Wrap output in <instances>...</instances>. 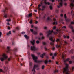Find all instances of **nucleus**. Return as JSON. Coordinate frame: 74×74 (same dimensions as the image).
Returning <instances> with one entry per match:
<instances>
[{
    "label": "nucleus",
    "instance_id": "obj_7",
    "mask_svg": "<svg viewBox=\"0 0 74 74\" xmlns=\"http://www.w3.org/2000/svg\"><path fill=\"white\" fill-rule=\"evenodd\" d=\"M38 65H34L32 69V71L34 72V73H35V72H36V71H35V69L36 68V67H38Z\"/></svg>",
    "mask_w": 74,
    "mask_h": 74
},
{
    "label": "nucleus",
    "instance_id": "obj_35",
    "mask_svg": "<svg viewBox=\"0 0 74 74\" xmlns=\"http://www.w3.org/2000/svg\"><path fill=\"white\" fill-rule=\"evenodd\" d=\"M49 7L50 10H52V6H50Z\"/></svg>",
    "mask_w": 74,
    "mask_h": 74
},
{
    "label": "nucleus",
    "instance_id": "obj_50",
    "mask_svg": "<svg viewBox=\"0 0 74 74\" xmlns=\"http://www.w3.org/2000/svg\"><path fill=\"white\" fill-rule=\"evenodd\" d=\"M55 47L53 48L52 49V50L53 51L55 49Z\"/></svg>",
    "mask_w": 74,
    "mask_h": 74
},
{
    "label": "nucleus",
    "instance_id": "obj_38",
    "mask_svg": "<svg viewBox=\"0 0 74 74\" xmlns=\"http://www.w3.org/2000/svg\"><path fill=\"white\" fill-rule=\"evenodd\" d=\"M4 17H5V18H7V14H5Z\"/></svg>",
    "mask_w": 74,
    "mask_h": 74
},
{
    "label": "nucleus",
    "instance_id": "obj_27",
    "mask_svg": "<svg viewBox=\"0 0 74 74\" xmlns=\"http://www.w3.org/2000/svg\"><path fill=\"white\" fill-rule=\"evenodd\" d=\"M6 21H7V22H10V21H11V19H7Z\"/></svg>",
    "mask_w": 74,
    "mask_h": 74
},
{
    "label": "nucleus",
    "instance_id": "obj_55",
    "mask_svg": "<svg viewBox=\"0 0 74 74\" xmlns=\"http://www.w3.org/2000/svg\"><path fill=\"white\" fill-rule=\"evenodd\" d=\"M64 38H66V36L64 35Z\"/></svg>",
    "mask_w": 74,
    "mask_h": 74
},
{
    "label": "nucleus",
    "instance_id": "obj_17",
    "mask_svg": "<svg viewBox=\"0 0 74 74\" xmlns=\"http://www.w3.org/2000/svg\"><path fill=\"white\" fill-rule=\"evenodd\" d=\"M56 31L59 32V33H60L61 32V29H58L56 30Z\"/></svg>",
    "mask_w": 74,
    "mask_h": 74
},
{
    "label": "nucleus",
    "instance_id": "obj_22",
    "mask_svg": "<svg viewBox=\"0 0 74 74\" xmlns=\"http://www.w3.org/2000/svg\"><path fill=\"white\" fill-rule=\"evenodd\" d=\"M53 25H55V24H56V25H57V22H53Z\"/></svg>",
    "mask_w": 74,
    "mask_h": 74
},
{
    "label": "nucleus",
    "instance_id": "obj_3",
    "mask_svg": "<svg viewBox=\"0 0 74 74\" xmlns=\"http://www.w3.org/2000/svg\"><path fill=\"white\" fill-rule=\"evenodd\" d=\"M31 56H32V57L33 60H34L35 62L36 63V62H37V59L38 58L37 57H35V55L33 54H32Z\"/></svg>",
    "mask_w": 74,
    "mask_h": 74
},
{
    "label": "nucleus",
    "instance_id": "obj_30",
    "mask_svg": "<svg viewBox=\"0 0 74 74\" xmlns=\"http://www.w3.org/2000/svg\"><path fill=\"white\" fill-rule=\"evenodd\" d=\"M29 66H31L32 65V62H29Z\"/></svg>",
    "mask_w": 74,
    "mask_h": 74
},
{
    "label": "nucleus",
    "instance_id": "obj_28",
    "mask_svg": "<svg viewBox=\"0 0 74 74\" xmlns=\"http://www.w3.org/2000/svg\"><path fill=\"white\" fill-rule=\"evenodd\" d=\"M56 26H54L53 28V30H55V29H56Z\"/></svg>",
    "mask_w": 74,
    "mask_h": 74
},
{
    "label": "nucleus",
    "instance_id": "obj_24",
    "mask_svg": "<svg viewBox=\"0 0 74 74\" xmlns=\"http://www.w3.org/2000/svg\"><path fill=\"white\" fill-rule=\"evenodd\" d=\"M11 31H9V33H7V35L8 36V35L9 34H11Z\"/></svg>",
    "mask_w": 74,
    "mask_h": 74
},
{
    "label": "nucleus",
    "instance_id": "obj_48",
    "mask_svg": "<svg viewBox=\"0 0 74 74\" xmlns=\"http://www.w3.org/2000/svg\"><path fill=\"white\" fill-rule=\"evenodd\" d=\"M1 34H2V33L1 32H0V37H1Z\"/></svg>",
    "mask_w": 74,
    "mask_h": 74
},
{
    "label": "nucleus",
    "instance_id": "obj_33",
    "mask_svg": "<svg viewBox=\"0 0 74 74\" xmlns=\"http://www.w3.org/2000/svg\"><path fill=\"white\" fill-rule=\"evenodd\" d=\"M37 44H39L40 42L38 40H37L36 42Z\"/></svg>",
    "mask_w": 74,
    "mask_h": 74
},
{
    "label": "nucleus",
    "instance_id": "obj_49",
    "mask_svg": "<svg viewBox=\"0 0 74 74\" xmlns=\"http://www.w3.org/2000/svg\"><path fill=\"white\" fill-rule=\"evenodd\" d=\"M10 60H11V58H8V61H10Z\"/></svg>",
    "mask_w": 74,
    "mask_h": 74
},
{
    "label": "nucleus",
    "instance_id": "obj_63",
    "mask_svg": "<svg viewBox=\"0 0 74 74\" xmlns=\"http://www.w3.org/2000/svg\"><path fill=\"white\" fill-rule=\"evenodd\" d=\"M50 56H52V53H51L50 54Z\"/></svg>",
    "mask_w": 74,
    "mask_h": 74
},
{
    "label": "nucleus",
    "instance_id": "obj_37",
    "mask_svg": "<svg viewBox=\"0 0 74 74\" xmlns=\"http://www.w3.org/2000/svg\"><path fill=\"white\" fill-rule=\"evenodd\" d=\"M64 43L65 44H67V42H66V41H65L64 42Z\"/></svg>",
    "mask_w": 74,
    "mask_h": 74
},
{
    "label": "nucleus",
    "instance_id": "obj_46",
    "mask_svg": "<svg viewBox=\"0 0 74 74\" xmlns=\"http://www.w3.org/2000/svg\"><path fill=\"white\" fill-rule=\"evenodd\" d=\"M55 73H56V72H58V70H56L54 71Z\"/></svg>",
    "mask_w": 74,
    "mask_h": 74
},
{
    "label": "nucleus",
    "instance_id": "obj_60",
    "mask_svg": "<svg viewBox=\"0 0 74 74\" xmlns=\"http://www.w3.org/2000/svg\"><path fill=\"white\" fill-rule=\"evenodd\" d=\"M53 33H54V34H57V32H53Z\"/></svg>",
    "mask_w": 74,
    "mask_h": 74
},
{
    "label": "nucleus",
    "instance_id": "obj_40",
    "mask_svg": "<svg viewBox=\"0 0 74 74\" xmlns=\"http://www.w3.org/2000/svg\"><path fill=\"white\" fill-rule=\"evenodd\" d=\"M38 10H41V8H40V7H38Z\"/></svg>",
    "mask_w": 74,
    "mask_h": 74
},
{
    "label": "nucleus",
    "instance_id": "obj_4",
    "mask_svg": "<svg viewBox=\"0 0 74 74\" xmlns=\"http://www.w3.org/2000/svg\"><path fill=\"white\" fill-rule=\"evenodd\" d=\"M65 57V56H64V55H63V54H62V57L64 60V62H67V61H69V60H70V58H68L67 59H66V60H64V59Z\"/></svg>",
    "mask_w": 74,
    "mask_h": 74
},
{
    "label": "nucleus",
    "instance_id": "obj_23",
    "mask_svg": "<svg viewBox=\"0 0 74 74\" xmlns=\"http://www.w3.org/2000/svg\"><path fill=\"white\" fill-rule=\"evenodd\" d=\"M44 63L45 64H47V63H48V61H47V60H45L44 61Z\"/></svg>",
    "mask_w": 74,
    "mask_h": 74
},
{
    "label": "nucleus",
    "instance_id": "obj_8",
    "mask_svg": "<svg viewBox=\"0 0 74 74\" xmlns=\"http://www.w3.org/2000/svg\"><path fill=\"white\" fill-rule=\"evenodd\" d=\"M2 56L4 59H7V56L6 54H3L2 55Z\"/></svg>",
    "mask_w": 74,
    "mask_h": 74
},
{
    "label": "nucleus",
    "instance_id": "obj_62",
    "mask_svg": "<svg viewBox=\"0 0 74 74\" xmlns=\"http://www.w3.org/2000/svg\"><path fill=\"white\" fill-rule=\"evenodd\" d=\"M6 64H8V61H6Z\"/></svg>",
    "mask_w": 74,
    "mask_h": 74
},
{
    "label": "nucleus",
    "instance_id": "obj_12",
    "mask_svg": "<svg viewBox=\"0 0 74 74\" xmlns=\"http://www.w3.org/2000/svg\"><path fill=\"white\" fill-rule=\"evenodd\" d=\"M62 42L60 43V45H56V47L57 48H59V47H61V46H62Z\"/></svg>",
    "mask_w": 74,
    "mask_h": 74
},
{
    "label": "nucleus",
    "instance_id": "obj_54",
    "mask_svg": "<svg viewBox=\"0 0 74 74\" xmlns=\"http://www.w3.org/2000/svg\"><path fill=\"white\" fill-rule=\"evenodd\" d=\"M54 56H56V53H55L54 54Z\"/></svg>",
    "mask_w": 74,
    "mask_h": 74
},
{
    "label": "nucleus",
    "instance_id": "obj_43",
    "mask_svg": "<svg viewBox=\"0 0 74 74\" xmlns=\"http://www.w3.org/2000/svg\"><path fill=\"white\" fill-rule=\"evenodd\" d=\"M43 45H46V43L45 42H43Z\"/></svg>",
    "mask_w": 74,
    "mask_h": 74
},
{
    "label": "nucleus",
    "instance_id": "obj_47",
    "mask_svg": "<svg viewBox=\"0 0 74 74\" xmlns=\"http://www.w3.org/2000/svg\"><path fill=\"white\" fill-rule=\"evenodd\" d=\"M22 34H25V33H26L25 32H21Z\"/></svg>",
    "mask_w": 74,
    "mask_h": 74
},
{
    "label": "nucleus",
    "instance_id": "obj_36",
    "mask_svg": "<svg viewBox=\"0 0 74 74\" xmlns=\"http://www.w3.org/2000/svg\"><path fill=\"white\" fill-rule=\"evenodd\" d=\"M42 69H44V65H43L42 66Z\"/></svg>",
    "mask_w": 74,
    "mask_h": 74
},
{
    "label": "nucleus",
    "instance_id": "obj_20",
    "mask_svg": "<svg viewBox=\"0 0 74 74\" xmlns=\"http://www.w3.org/2000/svg\"><path fill=\"white\" fill-rule=\"evenodd\" d=\"M45 55V53H43V54L40 55V57L41 58H43V57H44V55Z\"/></svg>",
    "mask_w": 74,
    "mask_h": 74
},
{
    "label": "nucleus",
    "instance_id": "obj_16",
    "mask_svg": "<svg viewBox=\"0 0 74 74\" xmlns=\"http://www.w3.org/2000/svg\"><path fill=\"white\" fill-rule=\"evenodd\" d=\"M32 13H31L29 14L28 15V17L29 18H30L32 17Z\"/></svg>",
    "mask_w": 74,
    "mask_h": 74
},
{
    "label": "nucleus",
    "instance_id": "obj_32",
    "mask_svg": "<svg viewBox=\"0 0 74 74\" xmlns=\"http://www.w3.org/2000/svg\"><path fill=\"white\" fill-rule=\"evenodd\" d=\"M64 18H65V19H66V18H67L66 15V14H64Z\"/></svg>",
    "mask_w": 74,
    "mask_h": 74
},
{
    "label": "nucleus",
    "instance_id": "obj_64",
    "mask_svg": "<svg viewBox=\"0 0 74 74\" xmlns=\"http://www.w3.org/2000/svg\"><path fill=\"white\" fill-rule=\"evenodd\" d=\"M60 16H61L62 17V16H63V14H61Z\"/></svg>",
    "mask_w": 74,
    "mask_h": 74
},
{
    "label": "nucleus",
    "instance_id": "obj_13",
    "mask_svg": "<svg viewBox=\"0 0 74 74\" xmlns=\"http://www.w3.org/2000/svg\"><path fill=\"white\" fill-rule=\"evenodd\" d=\"M31 44H32L33 45H34V43H35V40H33V41H31Z\"/></svg>",
    "mask_w": 74,
    "mask_h": 74
},
{
    "label": "nucleus",
    "instance_id": "obj_34",
    "mask_svg": "<svg viewBox=\"0 0 74 74\" xmlns=\"http://www.w3.org/2000/svg\"><path fill=\"white\" fill-rule=\"evenodd\" d=\"M71 25H73V24H74V22H71Z\"/></svg>",
    "mask_w": 74,
    "mask_h": 74
},
{
    "label": "nucleus",
    "instance_id": "obj_57",
    "mask_svg": "<svg viewBox=\"0 0 74 74\" xmlns=\"http://www.w3.org/2000/svg\"><path fill=\"white\" fill-rule=\"evenodd\" d=\"M53 21H56V19L53 18Z\"/></svg>",
    "mask_w": 74,
    "mask_h": 74
},
{
    "label": "nucleus",
    "instance_id": "obj_42",
    "mask_svg": "<svg viewBox=\"0 0 74 74\" xmlns=\"http://www.w3.org/2000/svg\"><path fill=\"white\" fill-rule=\"evenodd\" d=\"M0 72H3V70H2V69H0Z\"/></svg>",
    "mask_w": 74,
    "mask_h": 74
},
{
    "label": "nucleus",
    "instance_id": "obj_18",
    "mask_svg": "<svg viewBox=\"0 0 74 74\" xmlns=\"http://www.w3.org/2000/svg\"><path fill=\"white\" fill-rule=\"evenodd\" d=\"M4 58H3L2 57H0V60L3 62V61H4Z\"/></svg>",
    "mask_w": 74,
    "mask_h": 74
},
{
    "label": "nucleus",
    "instance_id": "obj_39",
    "mask_svg": "<svg viewBox=\"0 0 74 74\" xmlns=\"http://www.w3.org/2000/svg\"><path fill=\"white\" fill-rule=\"evenodd\" d=\"M32 20H31L30 21L29 23H30V24H31L32 23Z\"/></svg>",
    "mask_w": 74,
    "mask_h": 74
},
{
    "label": "nucleus",
    "instance_id": "obj_21",
    "mask_svg": "<svg viewBox=\"0 0 74 74\" xmlns=\"http://www.w3.org/2000/svg\"><path fill=\"white\" fill-rule=\"evenodd\" d=\"M69 26V27H70V28L73 29V27L72 26H71V24H70Z\"/></svg>",
    "mask_w": 74,
    "mask_h": 74
},
{
    "label": "nucleus",
    "instance_id": "obj_61",
    "mask_svg": "<svg viewBox=\"0 0 74 74\" xmlns=\"http://www.w3.org/2000/svg\"><path fill=\"white\" fill-rule=\"evenodd\" d=\"M31 27L32 28H33V25H31Z\"/></svg>",
    "mask_w": 74,
    "mask_h": 74
},
{
    "label": "nucleus",
    "instance_id": "obj_31",
    "mask_svg": "<svg viewBox=\"0 0 74 74\" xmlns=\"http://www.w3.org/2000/svg\"><path fill=\"white\" fill-rule=\"evenodd\" d=\"M64 29H66V26H63L62 28V29H64Z\"/></svg>",
    "mask_w": 74,
    "mask_h": 74
},
{
    "label": "nucleus",
    "instance_id": "obj_6",
    "mask_svg": "<svg viewBox=\"0 0 74 74\" xmlns=\"http://www.w3.org/2000/svg\"><path fill=\"white\" fill-rule=\"evenodd\" d=\"M49 39L50 41H52V42H51L50 43V45H54V44L53 43V42H54V40H53V39H52V37H50L49 38Z\"/></svg>",
    "mask_w": 74,
    "mask_h": 74
},
{
    "label": "nucleus",
    "instance_id": "obj_1",
    "mask_svg": "<svg viewBox=\"0 0 74 74\" xmlns=\"http://www.w3.org/2000/svg\"><path fill=\"white\" fill-rule=\"evenodd\" d=\"M65 67L63 69V73H65L66 74H69V70L68 69V67H69V65L67 64H65Z\"/></svg>",
    "mask_w": 74,
    "mask_h": 74
},
{
    "label": "nucleus",
    "instance_id": "obj_9",
    "mask_svg": "<svg viewBox=\"0 0 74 74\" xmlns=\"http://www.w3.org/2000/svg\"><path fill=\"white\" fill-rule=\"evenodd\" d=\"M31 49L32 51H36V49H37L35 48L34 46L32 47L31 46Z\"/></svg>",
    "mask_w": 74,
    "mask_h": 74
},
{
    "label": "nucleus",
    "instance_id": "obj_58",
    "mask_svg": "<svg viewBox=\"0 0 74 74\" xmlns=\"http://www.w3.org/2000/svg\"><path fill=\"white\" fill-rule=\"evenodd\" d=\"M40 6H41V5L39 4L38 6V7H40Z\"/></svg>",
    "mask_w": 74,
    "mask_h": 74
},
{
    "label": "nucleus",
    "instance_id": "obj_26",
    "mask_svg": "<svg viewBox=\"0 0 74 74\" xmlns=\"http://www.w3.org/2000/svg\"><path fill=\"white\" fill-rule=\"evenodd\" d=\"M60 39H57V40H56V42H59L60 41Z\"/></svg>",
    "mask_w": 74,
    "mask_h": 74
},
{
    "label": "nucleus",
    "instance_id": "obj_15",
    "mask_svg": "<svg viewBox=\"0 0 74 74\" xmlns=\"http://www.w3.org/2000/svg\"><path fill=\"white\" fill-rule=\"evenodd\" d=\"M24 36L26 39H28L29 38V36L26 35H25Z\"/></svg>",
    "mask_w": 74,
    "mask_h": 74
},
{
    "label": "nucleus",
    "instance_id": "obj_41",
    "mask_svg": "<svg viewBox=\"0 0 74 74\" xmlns=\"http://www.w3.org/2000/svg\"><path fill=\"white\" fill-rule=\"evenodd\" d=\"M16 29H17V30H19V27H17L16 28Z\"/></svg>",
    "mask_w": 74,
    "mask_h": 74
},
{
    "label": "nucleus",
    "instance_id": "obj_5",
    "mask_svg": "<svg viewBox=\"0 0 74 74\" xmlns=\"http://www.w3.org/2000/svg\"><path fill=\"white\" fill-rule=\"evenodd\" d=\"M71 3L70 4V6H71L73 8H71V9L73 8V7H74V0H71Z\"/></svg>",
    "mask_w": 74,
    "mask_h": 74
},
{
    "label": "nucleus",
    "instance_id": "obj_56",
    "mask_svg": "<svg viewBox=\"0 0 74 74\" xmlns=\"http://www.w3.org/2000/svg\"><path fill=\"white\" fill-rule=\"evenodd\" d=\"M38 23V22L37 21H36L35 22V24H37V23Z\"/></svg>",
    "mask_w": 74,
    "mask_h": 74
},
{
    "label": "nucleus",
    "instance_id": "obj_14",
    "mask_svg": "<svg viewBox=\"0 0 74 74\" xmlns=\"http://www.w3.org/2000/svg\"><path fill=\"white\" fill-rule=\"evenodd\" d=\"M7 49L8 50V51H7V52L8 53H9V51H10V47L8 46L7 47Z\"/></svg>",
    "mask_w": 74,
    "mask_h": 74
},
{
    "label": "nucleus",
    "instance_id": "obj_44",
    "mask_svg": "<svg viewBox=\"0 0 74 74\" xmlns=\"http://www.w3.org/2000/svg\"><path fill=\"white\" fill-rule=\"evenodd\" d=\"M45 51H47V50H48L47 48L46 47L45 48Z\"/></svg>",
    "mask_w": 74,
    "mask_h": 74
},
{
    "label": "nucleus",
    "instance_id": "obj_19",
    "mask_svg": "<svg viewBox=\"0 0 74 74\" xmlns=\"http://www.w3.org/2000/svg\"><path fill=\"white\" fill-rule=\"evenodd\" d=\"M71 13L72 16H74V13H73V11H71Z\"/></svg>",
    "mask_w": 74,
    "mask_h": 74
},
{
    "label": "nucleus",
    "instance_id": "obj_52",
    "mask_svg": "<svg viewBox=\"0 0 74 74\" xmlns=\"http://www.w3.org/2000/svg\"><path fill=\"white\" fill-rule=\"evenodd\" d=\"M41 39H44V37L42 36L41 38Z\"/></svg>",
    "mask_w": 74,
    "mask_h": 74
},
{
    "label": "nucleus",
    "instance_id": "obj_53",
    "mask_svg": "<svg viewBox=\"0 0 74 74\" xmlns=\"http://www.w3.org/2000/svg\"><path fill=\"white\" fill-rule=\"evenodd\" d=\"M66 38H70V37H69V36H67V37H66Z\"/></svg>",
    "mask_w": 74,
    "mask_h": 74
},
{
    "label": "nucleus",
    "instance_id": "obj_11",
    "mask_svg": "<svg viewBox=\"0 0 74 74\" xmlns=\"http://www.w3.org/2000/svg\"><path fill=\"white\" fill-rule=\"evenodd\" d=\"M53 30H52V31H50V30H49L47 32V33H48V35H49V34H51L52 33H53Z\"/></svg>",
    "mask_w": 74,
    "mask_h": 74
},
{
    "label": "nucleus",
    "instance_id": "obj_25",
    "mask_svg": "<svg viewBox=\"0 0 74 74\" xmlns=\"http://www.w3.org/2000/svg\"><path fill=\"white\" fill-rule=\"evenodd\" d=\"M33 33L34 34H37V32H33Z\"/></svg>",
    "mask_w": 74,
    "mask_h": 74
},
{
    "label": "nucleus",
    "instance_id": "obj_10",
    "mask_svg": "<svg viewBox=\"0 0 74 74\" xmlns=\"http://www.w3.org/2000/svg\"><path fill=\"white\" fill-rule=\"evenodd\" d=\"M44 1V3L45 4H48V5H49L50 4V3H49V2H46V1L47 0H43Z\"/></svg>",
    "mask_w": 74,
    "mask_h": 74
},
{
    "label": "nucleus",
    "instance_id": "obj_59",
    "mask_svg": "<svg viewBox=\"0 0 74 74\" xmlns=\"http://www.w3.org/2000/svg\"><path fill=\"white\" fill-rule=\"evenodd\" d=\"M44 29H47V27H44Z\"/></svg>",
    "mask_w": 74,
    "mask_h": 74
},
{
    "label": "nucleus",
    "instance_id": "obj_45",
    "mask_svg": "<svg viewBox=\"0 0 74 74\" xmlns=\"http://www.w3.org/2000/svg\"><path fill=\"white\" fill-rule=\"evenodd\" d=\"M50 17H47V20H50Z\"/></svg>",
    "mask_w": 74,
    "mask_h": 74
},
{
    "label": "nucleus",
    "instance_id": "obj_29",
    "mask_svg": "<svg viewBox=\"0 0 74 74\" xmlns=\"http://www.w3.org/2000/svg\"><path fill=\"white\" fill-rule=\"evenodd\" d=\"M69 64H71L72 63V61H69Z\"/></svg>",
    "mask_w": 74,
    "mask_h": 74
},
{
    "label": "nucleus",
    "instance_id": "obj_2",
    "mask_svg": "<svg viewBox=\"0 0 74 74\" xmlns=\"http://www.w3.org/2000/svg\"><path fill=\"white\" fill-rule=\"evenodd\" d=\"M58 0V2H60L59 3L60 5L57 6L58 8H60V7H62L63 6V0Z\"/></svg>",
    "mask_w": 74,
    "mask_h": 74
},
{
    "label": "nucleus",
    "instance_id": "obj_51",
    "mask_svg": "<svg viewBox=\"0 0 74 74\" xmlns=\"http://www.w3.org/2000/svg\"><path fill=\"white\" fill-rule=\"evenodd\" d=\"M30 30L32 32H33V29H30Z\"/></svg>",
    "mask_w": 74,
    "mask_h": 74
}]
</instances>
